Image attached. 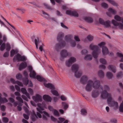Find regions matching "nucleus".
Here are the masks:
<instances>
[{
  "label": "nucleus",
  "instance_id": "obj_9",
  "mask_svg": "<svg viewBox=\"0 0 123 123\" xmlns=\"http://www.w3.org/2000/svg\"><path fill=\"white\" fill-rule=\"evenodd\" d=\"M96 90L92 91V92L91 96L93 98H95L97 97L99 95V92H100V90L102 89L99 87L98 88L95 89Z\"/></svg>",
  "mask_w": 123,
  "mask_h": 123
},
{
  "label": "nucleus",
  "instance_id": "obj_62",
  "mask_svg": "<svg viewBox=\"0 0 123 123\" xmlns=\"http://www.w3.org/2000/svg\"><path fill=\"white\" fill-rule=\"evenodd\" d=\"M59 98L56 97H54L53 98V99L55 102H57L59 100Z\"/></svg>",
  "mask_w": 123,
  "mask_h": 123
},
{
  "label": "nucleus",
  "instance_id": "obj_42",
  "mask_svg": "<svg viewBox=\"0 0 123 123\" xmlns=\"http://www.w3.org/2000/svg\"><path fill=\"white\" fill-rule=\"evenodd\" d=\"M9 99L12 103H14V104L15 106H16L18 104L17 103V102H15V100L13 98H9Z\"/></svg>",
  "mask_w": 123,
  "mask_h": 123
},
{
  "label": "nucleus",
  "instance_id": "obj_64",
  "mask_svg": "<svg viewBox=\"0 0 123 123\" xmlns=\"http://www.w3.org/2000/svg\"><path fill=\"white\" fill-rule=\"evenodd\" d=\"M30 103L33 106L36 107V103L32 101H30Z\"/></svg>",
  "mask_w": 123,
  "mask_h": 123
},
{
  "label": "nucleus",
  "instance_id": "obj_31",
  "mask_svg": "<svg viewBox=\"0 0 123 123\" xmlns=\"http://www.w3.org/2000/svg\"><path fill=\"white\" fill-rule=\"evenodd\" d=\"M118 110L120 112H123V101L120 105L118 108Z\"/></svg>",
  "mask_w": 123,
  "mask_h": 123
},
{
  "label": "nucleus",
  "instance_id": "obj_1",
  "mask_svg": "<svg viewBox=\"0 0 123 123\" xmlns=\"http://www.w3.org/2000/svg\"><path fill=\"white\" fill-rule=\"evenodd\" d=\"M42 105L40 103L37 104V107L36 109L37 111L38 112H37V115H36L34 112L35 117H37V116L39 118H41L42 116L41 114H43L42 118L43 119L47 120L48 118L49 117V114L45 111H42L44 110V108L42 106Z\"/></svg>",
  "mask_w": 123,
  "mask_h": 123
},
{
  "label": "nucleus",
  "instance_id": "obj_21",
  "mask_svg": "<svg viewBox=\"0 0 123 123\" xmlns=\"http://www.w3.org/2000/svg\"><path fill=\"white\" fill-rule=\"evenodd\" d=\"M88 77L86 75H84L82 76L81 79L80 81L83 84H85L88 79Z\"/></svg>",
  "mask_w": 123,
  "mask_h": 123
},
{
  "label": "nucleus",
  "instance_id": "obj_20",
  "mask_svg": "<svg viewBox=\"0 0 123 123\" xmlns=\"http://www.w3.org/2000/svg\"><path fill=\"white\" fill-rule=\"evenodd\" d=\"M23 82L24 84L26 85L28 84L29 86H33V85L31 82L30 81H29L27 79H26V80L23 79Z\"/></svg>",
  "mask_w": 123,
  "mask_h": 123
},
{
  "label": "nucleus",
  "instance_id": "obj_45",
  "mask_svg": "<svg viewBox=\"0 0 123 123\" xmlns=\"http://www.w3.org/2000/svg\"><path fill=\"white\" fill-rule=\"evenodd\" d=\"M6 50L7 51H9L11 49L10 46L9 44L7 43L6 46Z\"/></svg>",
  "mask_w": 123,
  "mask_h": 123
},
{
  "label": "nucleus",
  "instance_id": "obj_44",
  "mask_svg": "<svg viewBox=\"0 0 123 123\" xmlns=\"http://www.w3.org/2000/svg\"><path fill=\"white\" fill-rule=\"evenodd\" d=\"M53 112L54 115L56 116H58L59 115V113L58 111L55 109L53 111Z\"/></svg>",
  "mask_w": 123,
  "mask_h": 123
},
{
  "label": "nucleus",
  "instance_id": "obj_47",
  "mask_svg": "<svg viewBox=\"0 0 123 123\" xmlns=\"http://www.w3.org/2000/svg\"><path fill=\"white\" fill-rule=\"evenodd\" d=\"M99 23L102 25H103L104 23L105 22V21L104 20L101 18H100L99 20Z\"/></svg>",
  "mask_w": 123,
  "mask_h": 123
},
{
  "label": "nucleus",
  "instance_id": "obj_49",
  "mask_svg": "<svg viewBox=\"0 0 123 123\" xmlns=\"http://www.w3.org/2000/svg\"><path fill=\"white\" fill-rule=\"evenodd\" d=\"M123 76V74L121 72H120L118 73L117 75V76L118 78H119L122 77Z\"/></svg>",
  "mask_w": 123,
  "mask_h": 123
},
{
  "label": "nucleus",
  "instance_id": "obj_2",
  "mask_svg": "<svg viewBox=\"0 0 123 123\" xmlns=\"http://www.w3.org/2000/svg\"><path fill=\"white\" fill-rule=\"evenodd\" d=\"M114 18V19H112L111 20L112 24L119 29H123V17L116 15Z\"/></svg>",
  "mask_w": 123,
  "mask_h": 123
},
{
  "label": "nucleus",
  "instance_id": "obj_33",
  "mask_svg": "<svg viewBox=\"0 0 123 123\" xmlns=\"http://www.w3.org/2000/svg\"><path fill=\"white\" fill-rule=\"evenodd\" d=\"M62 106L63 107V109L66 110L68 107V105L66 103L62 102Z\"/></svg>",
  "mask_w": 123,
  "mask_h": 123
},
{
  "label": "nucleus",
  "instance_id": "obj_32",
  "mask_svg": "<svg viewBox=\"0 0 123 123\" xmlns=\"http://www.w3.org/2000/svg\"><path fill=\"white\" fill-rule=\"evenodd\" d=\"M25 104L26 106V107H24V109L25 111V112L27 113L28 114H28V113L29 112V111L28 110V109L29 108V107L28 106V105L27 104V103L26 102H25L24 103Z\"/></svg>",
  "mask_w": 123,
  "mask_h": 123
},
{
  "label": "nucleus",
  "instance_id": "obj_27",
  "mask_svg": "<svg viewBox=\"0 0 123 123\" xmlns=\"http://www.w3.org/2000/svg\"><path fill=\"white\" fill-rule=\"evenodd\" d=\"M117 57H119L120 59L119 60L120 62H123V55L120 52H117L116 54Z\"/></svg>",
  "mask_w": 123,
  "mask_h": 123
},
{
  "label": "nucleus",
  "instance_id": "obj_10",
  "mask_svg": "<svg viewBox=\"0 0 123 123\" xmlns=\"http://www.w3.org/2000/svg\"><path fill=\"white\" fill-rule=\"evenodd\" d=\"M26 60V57L24 56H22L21 55L19 54L15 56L13 59L14 61L18 60V61H25Z\"/></svg>",
  "mask_w": 123,
  "mask_h": 123
},
{
  "label": "nucleus",
  "instance_id": "obj_43",
  "mask_svg": "<svg viewBox=\"0 0 123 123\" xmlns=\"http://www.w3.org/2000/svg\"><path fill=\"white\" fill-rule=\"evenodd\" d=\"M87 38L89 41H91L93 40V37L92 36L90 35L87 36Z\"/></svg>",
  "mask_w": 123,
  "mask_h": 123
},
{
  "label": "nucleus",
  "instance_id": "obj_26",
  "mask_svg": "<svg viewBox=\"0 0 123 123\" xmlns=\"http://www.w3.org/2000/svg\"><path fill=\"white\" fill-rule=\"evenodd\" d=\"M61 56L62 57H65L68 55V53L66 50H62L61 52Z\"/></svg>",
  "mask_w": 123,
  "mask_h": 123
},
{
  "label": "nucleus",
  "instance_id": "obj_22",
  "mask_svg": "<svg viewBox=\"0 0 123 123\" xmlns=\"http://www.w3.org/2000/svg\"><path fill=\"white\" fill-rule=\"evenodd\" d=\"M109 51L108 48L105 46H103L102 49V52L103 54L104 55H107Z\"/></svg>",
  "mask_w": 123,
  "mask_h": 123
},
{
  "label": "nucleus",
  "instance_id": "obj_41",
  "mask_svg": "<svg viewBox=\"0 0 123 123\" xmlns=\"http://www.w3.org/2000/svg\"><path fill=\"white\" fill-rule=\"evenodd\" d=\"M42 13L44 15V16L47 19H49L50 18L49 15L47 13L43 11H42Z\"/></svg>",
  "mask_w": 123,
  "mask_h": 123
},
{
  "label": "nucleus",
  "instance_id": "obj_61",
  "mask_svg": "<svg viewBox=\"0 0 123 123\" xmlns=\"http://www.w3.org/2000/svg\"><path fill=\"white\" fill-rule=\"evenodd\" d=\"M21 97L24 100H25L27 101H28V99L27 98V97L24 95H22L21 96Z\"/></svg>",
  "mask_w": 123,
  "mask_h": 123
},
{
  "label": "nucleus",
  "instance_id": "obj_50",
  "mask_svg": "<svg viewBox=\"0 0 123 123\" xmlns=\"http://www.w3.org/2000/svg\"><path fill=\"white\" fill-rule=\"evenodd\" d=\"M72 15L77 17L78 16V14L76 12L74 11H72Z\"/></svg>",
  "mask_w": 123,
  "mask_h": 123
},
{
  "label": "nucleus",
  "instance_id": "obj_4",
  "mask_svg": "<svg viewBox=\"0 0 123 123\" xmlns=\"http://www.w3.org/2000/svg\"><path fill=\"white\" fill-rule=\"evenodd\" d=\"M101 86L102 89L100 90V91L101 90L104 91L101 93V97L102 98L105 99L107 98V101L108 102L111 101L112 99V98L111 94L108 93L107 91H108L109 90V87L106 86H105L103 88H102V86L100 85Z\"/></svg>",
  "mask_w": 123,
  "mask_h": 123
},
{
  "label": "nucleus",
  "instance_id": "obj_63",
  "mask_svg": "<svg viewBox=\"0 0 123 123\" xmlns=\"http://www.w3.org/2000/svg\"><path fill=\"white\" fill-rule=\"evenodd\" d=\"M0 107L1 110L2 111H5L6 108V107L4 105H2Z\"/></svg>",
  "mask_w": 123,
  "mask_h": 123
},
{
  "label": "nucleus",
  "instance_id": "obj_13",
  "mask_svg": "<svg viewBox=\"0 0 123 123\" xmlns=\"http://www.w3.org/2000/svg\"><path fill=\"white\" fill-rule=\"evenodd\" d=\"M28 68L29 70L30 71V77L35 78L36 74L35 71L32 69V68L31 66H29Z\"/></svg>",
  "mask_w": 123,
  "mask_h": 123
},
{
  "label": "nucleus",
  "instance_id": "obj_28",
  "mask_svg": "<svg viewBox=\"0 0 123 123\" xmlns=\"http://www.w3.org/2000/svg\"><path fill=\"white\" fill-rule=\"evenodd\" d=\"M83 19L85 20L89 23H91L93 22V19L90 17H85L83 18Z\"/></svg>",
  "mask_w": 123,
  "mask_h": 123
},
{
  "label": "nucleus",
  "instance_id": "obj_18",
  "mask_svg": "<svg viewBox=\"0 0 123 123\" xmlns=\"http://www.w3.org/2000/svg\"><path fill=\"white\" fill-rule=\"evenodd\" d=\"M21 92L23 94H25L28 98L29 99L30 98V97L29 94L27 92L25 88H21Z\"/></svg>",
  "mask_w": 123,
  "mask_h": 123
},
{
  "label": "nucleus",
  "instance_id": "obj_17",
  "mask_svg": "<svg viewBox=\"0 0 123 123\" xmlns=\"http://www.w3.org/2000/svg\"><path fill=\"white\" fill-rule=\"evenodd\" d=\"M18 69L20 70H21L25 68L27 66V65L25 62H22L21 64H18Z\"/></svg>",
  "mask_w": 123,
  "mask_h": 123
},
{
  "label": "nucleus",
  "instance_id": "obj_51",
  "mask_svg": "<svg viewBox=\"0 0 123 123\" xmlns=\"http://www.w3.org/2000/svg\"><path fill=\"white\" fill-rule=\"evenodd\" d=\"M105 44V43L104 42H101L98 44V45L100 47H102L104 46H103Z\"/></svg>",
  "mask_w": 123,
  "mask_h": 123
},
{
  "label": "nucleus",
  "instance_id": "obj_34",
  "mask_svg": "<svg viewBox=\"0 0 123 123\" xmlns=\"http://www.w3.org/2000/svg\"><path fill=\"white\" fill-rule=\"evenodd\" d=\"M98 76L100 77H103L104 76V73L101 70H99L98 72Z\"/></svg>",
  "mask_w": 123,
  "mask_h": 123
},
{
  "label": "nucleus",
  "instance_id": "obj_59",
  "mask_svg": "<svg viewBox=\"0 0 123 123\" xmlns=\"http://www.w3.org/2000/svg\"><path fill=\"white\" fill-rule=\"evenodd\" d=\"M63 35V34L62 32L59 33L58 34L57 37L58 38H60L62 37Z\"/></svg>",
  "mask_w": 123,
  "mask_h": 123
},
{
  "label": "nucleus",
  "instance_id": "obj_57",
  "mask_svg": "<svg viewBox=\"0 0 123 123\" xmlns=\"http://www.w3.org/2000/svg\"><path fill=\"white\" fill-rule=\"evenodd\" d=\"M9 55V52H5L4 55L3 56L4 57H8Z\"/></svg>",
  "mask_w": 123,
  "mask_h": 123
},
{
  "label": "nucleus",
  "instance_id": "obj_30",
  "mask_svg": "<svg viewBox=\"0 0 123 123\" xmlns=\"http://www.w3.org/2000/svg\"><path fill=\"white\" fill-rule=\"evenodd\" d=\"M7 99L6 98H2L1 96V98H0V103L3 104L5 103L8 102Z\"/></svg>",
  "mask_w": 123,
  "mask_h": 123
},
{
  "label": "nucleus",
  "instance_id": "obj_35",
  "mask_svg": "<svg viewBox=\"0 0 123 123\" xmlns=\"http://www.w3.org/2000/svg\"><path fill=\"white\" fill-rule=\"evenodd\" d=\"M85 59L87 60H91L92 58V57L90 55H86L84 57Z\"/></svg>",
  "mask_w": 123,
  "mask_h": 123
},
{
  "label": "nucleus",
  "instance_id": "obj_12",
  "mask_svg": "<svg viewBox=\"0 0 123 123\" xmlns=\"http://www.w3.org/2000/svg\"><path fill=\"white\" fill-rule=\"evenodd\" d=\"M33 100L36 102H41L42 100V97L40 95L38 94L32 97Z\"/></svg>",
  "mask_w": 123,
  "mask_h": 123
},
{
  "label": "nucleus",
  "instance_id": "obj_15",
  "mask_svg": "<svg viewBox=\"0 0 123 123\" xmlns=\"http://www.w3.org/2000/svg\"><path fill=\"white\" fill-rule=\"evenodd\" d=\"M112 100V98L111 101L108 102V103L110 104V106L111 107H113V108L115 110L117 109L118 108V103L115 101H113L111 102V101Z\"/></svg>",
  "mask_w": 123,
  "mask_h": 123
},
{
  "label": "nucleus",
  "instance_id": "obj_11",
  "mask_svg": "<svg viewBox=\"0 0 123 123\" xmlns=\"http://www.w3.org/2000/svg\"><path fill=\"white\" fill-rule=\"evenodd\" d=\"M117 11L111 7L109 8L108 10V12H106L107 15L110 17H111L112 16V13L113 14H115L116 13Z\"/></svg>",
  "mask_w": 123,
  "mask_h": 123
},
{
  "label": "nucleus",
  "instance_id": "obj_24",
  "mask_svg": "<svg viewBox=\"0 0 123 123\" xmlns=\"http://www.w3.org/2000/svg\"><path fill=\"white\" fill-rule=\"evenodd\" d=\"M10 80L11 82L13 84L16 83L19 86H23V84L22 83L18 81H15L12 78Z\"/></svg>",
  "mask_w": 123,
  "mask_h": 123
},
{
  "label": "nucleus",
  "instance_id": "obj_58",
  "mask_svg": "<svg viewBox=\"0 0 123 123\" xmlns=\"http://www.w3.org/2000/svg\"><path fill=\"white\" fill-rule=\"evenodd\" d=\"M28 91L31 95H32L33 94V91L30 88H29Z\"/></svg>",
  "mask_w": 123,
  "mask_h": 123
},
{
  "label": "nucleus",
  "instance_id": "obj_37",
  "mask_svg": "<svg viewBox=\"0 0 123 123\" xmlns=\"http://www.w3.org/2000/svg\"><path fill=\"white\" fill-rule=\"evenodd\" d=\"M106 75L108 78L109 79L111 78L113 76V75L112 73L109 72L107 73Z\"/></svg>",
  "mask_w": 123,
  "mask_h": 123
},
{
  "label": "nucleus",
  "instance_id": "obj_55",
  "mask_svg": "<svg viewBox=\"0 0 123 123\" xmlns=\"http://www.w3.org/2000/svg\"><path fill=\"white\" fill-rule=\"evenodd\" d=\"M66 13L67 14L72 15V12L70 10H67L66 12Z\"/></svg>",
  "mask_w": 123,
  "mask_h": 123
},
{
  "label": "nucleus",
  "instance_id": "obj_40",
  "mask_svg": "<svg viewBox=\"0 0 123 123\" xmlns=\"http://www.w3.org/2000/svg\"><path fill=\"white\" fill-rule=\"evenodd\" d=\"M17 51L16 50H14L13 49L10 52V56L12 57L14 54L17 53Z\"/></svg>",
  "mask_w": 123,
  "mask_h": 123
},
{
  "label": "nucleus",
  "instance_id": "obj_23",
  "mask_svg": "<svg viewBox=\"0 0 123 123\" xmlns=\"http://www.w3.org/2000/svg\"><path fill=\"white\" fill-rule=\"evenodd\" d=\"M107 68L114 73H115L116 72V67L113 65H109L107 67Z\"/></svg>",
  "mask_w": 123,
  "mask_h": 123
},
{
  "label": "nucleus",
  "instance_id": "obj_25",
  "mask_svg": "<svg viewBox=\"0 0 123 123\" xmlns=\"http://www.w3.org/2000/svg\"><path fill=\"white\" fill-rule=\"evenodd\" d=\"M36 78L38 81L41 82H43V84H44V83H46V81L44 79L43 77H41L39 75H37L36 77Z\"/></svg>",
  "mask_w": 123,
  "mask_h": 123
},
{
  "label": "nucleus",
  "instance_id": "obj_53",
  "mask_svg": "<svg viewBox=\"0 0 123 123\" xmlns=\"http://www.w3.org/2000/svg\"><path fill=\"white\" fill-rule=\"evenodd\" d=\"M48 109L50 111H52V112H53L54 110V109L53 108V107L50 105H49L48 106Z\"/></svg>",
  "mask_w": 123,
  "mask_h": 123
},
{
  "label": "nucleus",
  "instance_id": "obj_19",
  "mask_svg": "<svg viewBox=\"0 0 123 123\" xmlns=\"http://www.w3.org/2000/svg\"><path fill=\"white\" fill-rule=\"evenodd\" d=\"M43 98L44 100L48 102H51L52 100V98L50 96L46 95H43Z\"/></svg>",
  "mask_w": 123,
  "mask_h": 123
},
{
  "label": "nucleus",
  "instance_id": "obj_60",
  "mask_svg": "<svg viewBox=\"0 0 123 123\" xmlns=\"http://www.w3.org/2000/svg\"><path fill=\"white\" fill-rule=\"evenodd\" d=\"M18 10H19L20 12H22V13L24 12L25 11V10L23 8H18L17 9Z\"/></svg>",
  "mask_w": 123,
  "mask_h": 123
},
{
  "label": "nucleus",
  "instance_id": "obj_54",
  "mask_svg": "<svg viewBox=\"0 0 123 123\" xmlns=\"http://www.w3.org/2000/svg\"><path fill=\"white\" fill-rule=\"evenodd\" d=\"M60 98L62 100L65 101L67 100L66 98L63 95H61Z\"/></svg>",
  "mask_w": 123,
  "mask_h": 123
},
{
  "label": "nucleus",
  "instance_id": "obj_16",
  "mask_svg": "<svg viewBox=\"0 0 123 123\" xmlns=\"http://www.w3.org/2000/svg\"><path fill=\"white\" fill-rule=\"evenodd\" d=\"M15 95L18 96L16 98V99L20 103H23V101L22 98L20 97V93L18 92H15L14 93Z\"/></svg>",
  "mask_w": 123,
  "mask_h": 123
},
{
  "label": "nucleus",
  "instance_id": "obj_29",
  "mask_svg": "<svg viewBox=\"0 0 123 123\" xmlns=\"http://www.w3.org/2000/svg\"><path fill=\"white\" fill-rule=\"evenodd\" d=\"M110 21L109 20H107L105 21L103 25L105 27H108L110 26Z\"/></svg>",
  "mask_w": 123,
  "mask_h": 123
},
{
  "label": "nucleus",
  "instance_id": "obj_39",
  "mask_svg": "<svg viewBox=\"0 0 123 123\" xmlns=\"http://www.w3.org/2000/svg\"><path fill=\"white\" fill-rule=\"evenodd\" d=\"M100 63L103 64H106L107 63L106 60L104 58H101L99 60Z\"/></svg>",
  "mask_w": 123,
  "mask_h": 123
},
{
  "label": "nucleus",
  "instance_id": "obj_38",
  "mask_svg": "<svg viewBox=\"0 0 123 123\" xmlns=\"http://www.w3.org/2000/svg\"><path fill=\"white\" fill-rule=\"evenodd\" d=\"M1 44V45L0 48V49L1 51H2L4 50L5 49L6 47V45L4 42H3Z\"/></svg>",
  "mask_w": 123,
  "mask_h": 123
},
{
  "label": "nucleus",
  "instance_id": "obj_52",
  "mask_svg": "<svg viewBox=\"0 0 123 123\" xmlns=\"http://www.w3.org/2000/svg\"><path fill=\"white\" fill-rule=\"evenodd\" d=\"M3 120L4 122L6 123L8 122L9 120L7 118L5 117L3 118Z\"/></svg>",
  "mask_w": 123,
  "mask_h": 123
},
{
  "label": "nucleus",
  "instance_id": "obj_14",
  "mask_svg": "<svg viewBox=\"0 0 123 123\" xmlns=\"http://www.w3.org/2000/svg\"><path fill=\"white\" fill-rule=\"evenodd\" d=\"M76 61V59L75 57H71L70 58L68 61L66 62V65L67 67H69L73 63L75 62Z\"/></svg>",
  "mask_w": 123,
  "mask_h": 123
},
{
  "label": "nucleus",
  "instance_id": "obj_36",
  "mask_svg": "<svg viewBox=\"0 0 123 123\" xmlns=\"http://www.w3.org/2000/svg\"><path fill=\"white\" fill-rule=\"evenodd\" d=\"M81 114L83 115H86L87 114V112L86 110L84 109H82L80 111Z\"/></svg>",
  "mask_w": 123,
  "mask_h": 123
},
{
  "label": "nucleus",
  "instance_id": "obj_56",
  "mask_svg": "<svg viewBox=\"0 0 123 123\" xmlns=\"http://www.w3.org/2000/svg\"><path fill=\"white\" fill-rule=\"evenodd\" d=\"M74 39L76 41L79 42L80 41V39L78 36H75L74 37Z\"/></svg>",
  "mask_w": 123,
  "mask_h": 123
},
{
  "label": "nucleus",
  "instance_id": "obj_3",
  "mask_svg": "<svg viewBox=\"0 0 123 123\" xmlns=\"http://www.w3.org/2000/svg\"><path fill=\"white\" fill-rule=\"evenodd\" d=\"M100 81L98 80H96L94 82L91 80H89L85 87V90L87 91H91L93 88L94 89L98 88L99 87L101 89V86L100 85Z\"/></svg>",
  "mask_w": 123,
  "mask_h": 123
},
{
  "label": "nucleus",
  "instance_id": "obj_8",
  "mask_svg": "<svg viewBox=\"0 0 123 123\" xmlns=\"http://www.w3.org/2000/svg\"><path fill=\"white\" fill-rule=\"evenodd\" d=\"M79 67V65L76 64H73L72 67V70L73 72H74L75 76L77 78L80 77L81 75L82 72L81 71H78Z\"/></svg>",
  "mask_w": 123,
  "mask_h": 123
},
{
  "label": "nucleus",
  "instance_id": "obj_6",
  "mask_svg": "<svg viewBox=\"0 0 123 123\" xmlns=\"http://www.w3.org/2000/svg\"><path fill=\"white\" fill-rule=\"evenodd\" d=\"M72 36L71 35H68L66 36L65 41L63 42L62 45H65L66 43H69L71 44V46L72 47H75L76 45V42L72 40Z\"/></svg>",
  "mask_w": 123,
  "mask_h": 123
},
{
  "label": "nucleus",
  "instance_id": "obj_7",
  "mask_svg": "<svg viewBox=\"0 0 123 123\" xmlns=\"http://www.w3.org/2000/svg\"><path fill=\"white\" fill-rule=\"evenodd\" d=\"M44 85L47 88L51 89V92L54 95L56 96H58L59 94L57 91L55 90L54 86L50 83H44Z\"/></svg>",
  "mask_w": 123,
  "mask_h": 123
},
{
  "label": "nucleus",
  "instance_id": "obj_48",
  "mask_svg": "<svg viewBox=\"0 0 123 123\" xmlns=\"http://www.w3.org/2000/svg\"><path fill=\"white\" fill-rule=\"evenodd\" d=\"M102 7L104 8H107L108 7V5L105 3H103L101 4Z\"/></svg>",
  "mask_w": 123,
  "mask_h": 123
},
{
  "label": "nucleus",
  "instance_id": "obj_5",
  "mask_svg": "<svg viewBox=\"0 0 123 123\" xmlns=\"http://www.w3.org/2000/svg\"><path fill=\"white\" fill-rule=\"evenodd\" d=\"M89 48L90 49L94 50L92 54L94 58H97L101 52V50L98 47L94 45L93 43H91L90 45Z\"/></svg>",
  "mask_w": 123,
  "mask_h": 123
},
{
  "label": "nucleus",
  "instance_id": "obj_46",
  "mask_svg": "<svg viewBox=\"0 0 123 123\" xmlns=\"http://www.w3.org/2000/svg\"><path fill=\"white\" fill-rule=\"evenodd\" d=\"M16 78L17 80H19L22 78V76L20 74H18L16 75Z\"/></svg>",
  "mask_w": 123,
  "mask_h": 123
}]
</instances>
